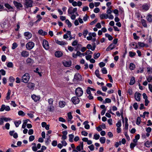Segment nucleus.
I'll return each instance as SVG.
<instances>
[{"instance_id":"f257e3e1","label":"nucleus","mask_w":152,"mask_h":152,"mask_svg":"<svg viewBox=\"0 0 152 152\" xmlns=\"http://www.w3.org/2000/svg\"><path fill=\"white\" fill-rule=\"evenodd\" d=\"M76 12V8H73L72 7H70L68 10V14L71 15V18L72 20H74L76 18L75 13Z\"/></svg>"},{"instance_id":"f03ea898","label":"nucleus","mask_w":152,"mask_h":152,"mask_svg":"<svg viewBox=\"0 0 152 152\" xmlns=\"http://www.w3.org/2000/svg\"><path fill=\"white\" fill-rule=\"evenodd\" d=\"M30 78L29 75L28 73H25L22 77V82L27 83L28 82Z\"/></svg>"},{"instance_id":"7ed1b4c3","label":"nucleus","mask_w":152,"mask_h":152,"mask_svg":"<svg viewBox=\"0 0 152 152\" xmlns=\"http://www.w3.org/2000/svg\"><path fill=\"white\" fill-rule=\"evenodd\" d=\"M34 46V43L32 42H29L26 45V48L28 50L32 49Z\"/></svg>"},{"instance_id":"20e7f679","label":"nucleus","mask_w":152,"mask_h":152,"mask_svg":"<svg viewBox=\"0 0 152 152\" xmlns=\"http://www.w3.org/2000/svg\"><path fill=\"white\" fill-rule=\"evenodd\" d=\"M83 92L82 88L80 87L77 88V96L80 97L82 95Z\"/></svg>"},{"instance_id":"39448f33","label":"nucleus","mask_w":152,"mask_h":152,"mask_svg":"<svg viewBox=\"0 0 152 152\" xmlns=\"http://www.w3.org/2000/svg\"><path fill=\"white\" fill-rule=\"evenodd\" d=\"M42 45L44 48L46 50H48L49 48V45L48 42L45 39L43 40Z\"/></svg>"},{"instance_id":"423d86ee","label":"nucleus","mask_w":152,"mask_h":152,"mask_svg":"<svg viewBox=\"0 0 152 152\" xmlns=\"http://www.w3.org/2000/svg\"><path fill=\"white\" fill-rule=\"evenodd\" d=\"M150 6L147 4H144L142 7L141 10L142 11H148L150 8Z\"/></svg>"},{"instance_id":"0eeeda50","label":"nucleus","mask_w":152,"mask_h":152,"mask_svg":"<svg viewBox=\"0 0 152 152\" xmlns=\"http://www.w3.org/2000/svg\"><path fill=\"white\" fill-rule=\"evenodd\" d=\"M33 2L31 0H26L25 5L27 8L31 7L32 6Z\"/></svg>"},{"instance_id":"6e6552de","label":"nucleus","mask_w":152,"mask_h":152,"mask_svg":"<svg viewBox=\"0 0 152 152\" xmlns=\"http://www.w3.org/2000/svg\"><path fill=\"white\" fill-rule=\"evenodd\" d=\"M13 3L15 7L18 9H20L23 7L22 5L20 3L14 1H13Z\"/></svg>"},{"instance_id":"1a4fd4ad","label":"nucleus","mask_w":152,"mask_h":152,"mask_svg":"<svg viewBox=\"0 0 152 152\" xmlns=\"http://www.w3.org/2000/svg\"><path fill=\"white\" fill-rule=\"evenodd\" d=\"M55 42L57 44L62 46L64 45L67 44V42L64 41H60L58 39H55Z\"/></svg>"},{"instance_id":"9d476101","label":"nucleus","mask_w":152,"mask_h":152,"mask_svg":"<svg viewBox=\"0 0 152 152\" xmlns=\"http://www.w3.org/2000/svg\"><path fill=\"white\" fill-rule=\"evenodd\" d=\"M24 36L25 37L26 39H29L32 37V34L29 32H26L24 33Z\"/></svg>"},{"instance_id":"9b49d317","label":"nucleus","mask_w":152,"mask_h":152,"mask_svg":"<svg viewBox=\"0 0 152 152\" xmlns=\"http://www.w3.org/2000/svg\"><path fill=\"white\" fill-rule=\"evenodd\" d=\"M35 85L34 83L29 82L28 83L27 87L31 90H33L35 87Z\"/></svg>"},{"instance_id":"f8f14e48","label":"nucleus","mask_w":152,"mask_h":152,"mask_svg":"<svg viewBox=\"0 0 152 152\" xmlns=\"http://www.w3.org/2000/svg\"><path fill=\"white\" fill-rule=\"evenodd\" d=\"M21 56L24 57H27L29 55V53L26 50H23L21 53Z\"/></svg>"},{"instance_id":"ddd939ff","label":"nucleus","mask_w":152,"mask_h":152,"mask_svg":"<svg viewBox=\"0 0 152 152\" xmlns=\"http://www.w3.org/2000/svg\"><path fill=\"white\" fill-rule=\"evenodd\" d=\"M31 97L32 99L36 102L39 101L40 99V97L39 96H36L34 94L32 95Z\"/></svg>"},{"instance_id":"4468645a","label":"nucleus","mask_w":152,"mask_h":152,"mask_svg":"<svg viewBox=\"0 0 152 152\" xmlns=\"http://www.w3.org/2000/svg\"><path fill=\"white\" fill-rule=\"evenodd\" d=\"M141 94L139 93L136 92L134 94V97L136 100L138 101H139L140 100V96Z\"/></svg>"},{"instance_id":"2eb2a0df","label":"nucleus","mask_w":152,"mask_h":152,"mask_svg":"<svg viewBox=\"0 0 152 152\" xmlns=\"http://www.w3.org/2000/svg\"><path fill=\"white\" fill-rule=\"evenodd\" d=\"M115 48V45L113 44H110L106 49V51H109L112 50Z\"/></svg>"},{"instance_id":"dca6fc26","label":"nucleus","mask_w":152,"mask_h":152,"mask_svg":"<svg viewBox=\"0 0 152 152\" xmlns=\"http://www.w3.org/2000/svg\"><path fill=\"white\" fill-rule=\"evenodd\" d=\"M146 19L149 23L152 22V15L148 14L146 17Z\"/></svg>"},{"instance_id":"f3484780","label":"nucleus","mask_w":152,"mask_h":152,"mask_svg":"<svg viewBox=\"0 0 152 152\" xmlns=\"http://www.w3.org/2000/svg\"><path fill=\"white\" fill-rule=\"evenodd\" d=\"M83 142H80V145L77 146V150L78 151H80L81 149H83Z\"/></svg>"},{"instance_id":"a211bd4d","label":"nucleus","mask_w":152,"mask_h":152,"mask_svg":"<svg viewBox=\"0 0 152 152\" xmlns=\"http://www.w3.org/2000/svg\"><path fill=\"white\" fill-rule=\"evenodd\" d=\"M100 17L101 19H107L108 18V15L105 13L102 14L100 15Z\"/></svg>"},{"instance_id":"6ab92c4d","label":"nucleus","mask_w":152,"mask_h":152,"mask_svg":"<svg viewBox=\"0 0 152 152\" xmlns=\"http://www.w3.org/2000/svg\"><path fill=\"white\" fill-rule=\"evenodd\" d=\"M55 54L56 56L59 58L62 56L63 54L61 51H57L55 52Z\"/></svg>"},{"instance_id":"aec40b11","label":"nucleus","mask_w":152,"mask_h":152,"mask_svg":"<svg viewBox=\"0 0 152 152\" xmlns=\"http://www.w3.org/2000/svg\"><path fill=\"white\" fill-rule=\"evenodd\" d=\"M63 64L64 66L69 67L71 65V61H65L63 62Z\"/></svg>"},{"instance_id":"412c9836","label":"nucleus","mask_w":152,"mask_h":152,"mask_svg":"<svg viewBox=\"0 0 152 152\" xmlns=\"http://www.w3.org/2000/svg\"><path fill=\"white\" fill-rule=\"evenodd\" d=\"M66 103L64 101H60L59 102V106L60 107H64L66 105Z\"/></svg>"},{"instance_id":"4be33fe9","label":"nucleus","mask_w":152,"mask_h":152,"mask_svg":"<svg viewBox=\"0 0 152 152\" xmlns=\"http://www.w3.org/2000/svg\"><path fill=\"white\" fill-rule=\"evenodd\" d=\"M83 78L81 75L79 73H77V81H82Z\"/></svg>"},{"instance_id":"5701e85b","label":"nucleus","mask_w":152,"mask_h":152,"mask_svg":"<svg viewBox=\"0 0 152 152\" xmlns=\"http://www.w3.org/2000/svg\"><path fill=\"white\" fill-rule=\"evenodd\" d=\"M54 107L53 105H50L48 107V110L50 112H52L54 111Z\"/></svg>"},{"instance_id":"b1692460","label":"nucleus","mask_w":152,"mask_h":152,"mask_svg":"<svg viewBox=\"0 0 152 152\" xmlns=\"http://www.w3.org/2000/svg\"><path fill=\"white\" fill-rule=\"evenodd\" d=\"M141 22L143 26L144 27H147V25L146 23V20L144 19H142L141 20Z\"/></svg>"},{"instance_id":"393cba45","label":"nucleus","mask_w":152,"mask_h":152,"mask_svg":"<svg viewBox=\"0 0 152 152\" xmlns=\"http://www.w3.org/2000/svg\"><path fill=\"white\" fill-rule=\"evenodd\" d=\"M5 6L8 9L10 10V11H12L13 10V7L8 4H5Z\"/></svg>"},{"instance_id":"a878e982","label":"nucleus","mask_w":152,"mask_h":152,"mask_svg":"<svg viewBox=\"0 0 152 152\" xmlns=\"http://www.w3.org/2000/svg\"><path fill=\"white\" fill-rule=\"evenodd\" d=\"M99 70L98 69H96L95 72V74L96 77L101 79H102V78L100 77V75L99 73Z\"/></svg>"},{"instance_id":"bb28decb","label":"nucleus","mask_w":152,"mask_h":152,"mask_svg":"<svg viewBox=\"0 0 152 152\" xmlns=\"http://www.w3.org/2000/svg\"><path fill=\"white\" fill-rule=\"evenodd\" d=\"M135 83V78L134 77H132L130 80V82L129 83V84L130 85H133Z\"/></svg>"},{"instance_id":"cd10ccee","label":"nucleus","mask_w":152,"mask_h":152,"mask_svg":"<svg viewBox=\"0 0 152 152\" xmlns=\"http://www.w3.org/2000/svg\"><path fill=\"white\" fill-rule=\"evenodd\" d=\"M129 69L131 70H134L135 68V65L132 63H131L129 65Z\"/></svg>"},{"instance_id":"c85d7f7f","label":"nucleus","mask_w":152,"mask_h":152,"mask_svg":"<svg viewBox=\"0 0 152 152\" xmlns=\"http://www.w3.org/2000/svg\"><path fill=\"white\" fill-rule=\"evenodd\" d=\"M149 114V113L148 112H145L143 113V115H140L141 117H142L143 118H144L145 117V115H146L147 117H148V115Z\"/></svg>"},{"instance_id":"c756f323","label":"nucleus","mask_w":152,"mask_h":152,"mask_svg":"<svg viewBox=\"0 0 152 152\" xmlns=\"http://www.w3.org/2000/svg\"><path fill=\"white\" fill-rule=\"evenodd\" d=\"M99 140L101 143L103 144L105 142L106 138L104 137H102L100 138Z\"/></svg>"},{"instance_id":"7c9ffc66","label":"nucleus","mask_w":152,"mask_h":152,"mask_svg":"<svg viewBox=\"0 0 152 152\" xmlns=\"http://www.w3.org/2000/svg\"><path fill=\"white\" fill-rule=\"evenodd\" d=\"M105 35L106 37L108 38L109 40H112L113 39L112 36L108 34H105Z\"/></svg>"},{"instance_id":"2f4dec72","label":"nucleus","mask_w":152,"mask_h":152,"mask_svg":"<svg viewBox=\"0 0 152 152\" xmlns=\"http://www.w3.org/2000/svg\"><path fill=\"white\" fill-rule=\"evenodd\" d=\"M11 90H8V91L7 92V96L6 97V99L7 100H9L10 98V95L11 94Z\"/></svg>"},{"instance_id":"473e14b6","label":"nucleus","mask_w":152,"mask_h":152,"mask_svg":"<svg viewBox=\"0 0 152 152\" xmlns=\"http://www.w3.org/2000/svg\"><path fill=\"white\" fill-rule=\"evenodd\" d=\"M50 136H48V137H47V140L45 141V144L46 145H48L51 141V140H50Z\"/></svg>"},{"instance_id":"72a5a7b5","label":"nucleus","mask_w":152,"mask_h":152,"mask_svg":"<svg viewBox=\"0 0 152 152\" xmlns=\"http://www.w3.org/2000/svg\"><path fill=\"white\" fill-rule=\"evenodd\" d=\"M111 100L109 98H107L105 99V100L103 102V103H110L111 102Z\"/></svg>"},{"instance_id":"f704fd0d","label":"nucleus","mask_w":152,"mask_h":152,"mask_svg":"<svg viewBox=\"0 0 152 152\" xmlns=\"http://www.w3.org/2000/svg\"><path fill=\"white\" fill-rule=\"evenodd\" d=\"M141 119L140 117H137L136 120V124L137 125H139L141 122Z\"/></svg>"},{"instance_id":"c9c22d12","label":"nucleus","mask_w":152,"mask_h":152,"mask_svg":"<svg viewBox=\"0 0 152 152\" xmlns=\"http://www.w3.org/2000/svg\"><path fill=\"white\" fill-rule=\"evenodd\" d=\"M69 140L71 142H72L73 141V138L74 137V135L72 134H70L69 135Z\"/></svg>"},{"instance_id":"e433bc0d","label":"nucleus","mask_w":152,"mask_h":152,"mask_svg":"<svg viewBox=\"0 0 152 152\" xmlns=\"http://www.w3.org/2000/svg\"><path fill=\"white\" fill-rule=\"evenodd\" d=\"M100 53H94V58L96 59H97L100 56Z\"/></svg>"},{"instance_id":"4c0bfd02","label":"nucleus","mask_w":152,"mask_h":152,"mask_svg":"<svg viewBox=\"0 0 152 152\" xmlns=\"http://www.w3.org/2000/svg\"><path fill=\"white\" fill-rule=\"evenodd\" d=\"M21 123V121L19 120L18 121H15L14 122V124L16 127H18L19 125Z\"/></svg>"},{"instance_id":"58836bf2","label":"nucleus","mask_w":152,"mask_h":152,"mask_svg":"<svg viewBox=\"0 0 152 152\" xmlns=\"http://www.w3.org/2000/svg\"><path fill=\"white\" fill-rule=\"evenodd\" d=\"M26 62L28 63H33L34 61L31 58H28L26 60Z\"/></svg>"},{"instance_id":"ea45409f","label":"nucleus","mask_w":152,"mask_h":152,"mask_svg":"<svg viewBox=\"0 0 152 152\" xmlns=\"http://www.w3.org/2000/svg\"><path fill=\"white\" fill-rule=\"evenodd\" d=\"M101 71L103 74H106L107 72V71L105 67L102 68L101 69Z\"/></svg>"},{"instance_id":"a19ab883","label":"nucleus","mask_w":152,"mask_h":152,"mask_svg":"<svg viewBox=\"0 0 152 152\" xmlns=\"http://www.w3.org/2000/svg\"><path fill=\"white\" fill-rule=\"evenodd\" d=\"M48 102L50 105H53V100L52 98L49 99Z\"/></svg>"},{"instance_id":"79ce46f5","label":"nucleus","mask_w":152,"mask_h":152,"mask_svg":"<svg viewBox=\"0 0 152 152\" xmlns=\"http://www.w3.org/2000/svg\"><path fill=\"white\" fill-rule=\"evenodd\" d=\"M65 22L67 24L68 27L69 28L71 27L72 26L71 23L70 22V21L68 20L67 19L65 21Z\"/></svg>"},{"instance_id":"37998d69","label":"nucleus","mask_w":152,"mask_h":152,"mask_svg":"<svg viewBox=\"0 0 152 152\" xmlns=\"http://www.w3.org/2000/svg\"><path fill=\"white\" fill-rule=\"evenodd\" d=\"M129 56L131 57H133L136 55V53L135 52H133L132 51H130L129 53Z\"/></svg>"},{"instance_id":"c03bdc74","label":"nucleus","mask_w":152,"mask_h":152,"mask_svg":"<svg viewBox=\"0 0 152 152\" xmlns=\"http://www.w3.org/2000/svg\"><path fill=\"white\" fill-rule=\"evenodd\" d=\"M130 45L131 46H135L134 48V49H136L138 48V47L137 45H136V43L135 42H133L130 44Z\"/></svg>"},{"instance_id":"a18cd8bd","label":"nucleus","mask_w":152,"mask_h":152,"mask_svg":"<svg viewBox=\"0 0 152 152\" xmlns=\"http://www.w3.org/2000/svg\"><path fill=\"white\" fill-rule=\"evenodd\" d=\"M18 114L19 115L24 116L25 115V113L22 110H20L18 112Z\"/></svg>"},{"instance_id":"49530a36","label":"nucleus","mask_w":152,"mask_h":152,"mask_svg":"<svg viewBox=\"0 0 152 152\" xmlns=\"http://www.w3.org/2000/svg\"><path fill=\"white\" fill-rule=\"evenodd\" d=\"M8 67L12 68L13 66V64L12 62H8L7 65Z\"/></svg>"},{"instance_id":"de8ad7c7","label":"nucleus","mask_w":152,"mask_h":152,"mask_svg":"<svg viewBox=\"0 0 152 152\" xmlns=\"http://www.w3.org/2000/svg\"><path fill=\"white\" fill-rule=\"evenodd\" d=\"M100 137V136L99 134H96L94 135V139L97 140L99 139Z\"/></svg>"},{"instance_id":"09e8293b","label":"nucleus","mask_w":152,"mask_h":152,"mask_svg":"<svg viewBox=\"0 0 152 152\" xmlns=\"http://www.w3.org/2000/svg\"><path fill=\"white\" fill-rule=\"evenodd\" d=\"M68 49L70 52H72L74 50L76 51V49H75L74 48L71 46H68Z\"/></svg>"},{"instance_id":"8fccbe9b","label":"nucleus","mask_w":152,"mask_h":152,"mask_svg":"<svg viewBox=\"0 0 152 152\" xmlns=\"http://www.w3.org/2000/svg\"><path fill=\"white\" fill-rule=\"evenodd\" d=\"M116 126L117 127H121V123L120 121H119L116 124Z\"/></svg>"},{"instance_id":"3c124183","label":"nucleus","mask_w":152,"mask_h":152,"mask_svg":"<svg viewBox=\"0 0 152 152\" xmlns=\"http://www.w3.org/2000/svg\"><path fill=\"white\" fill-rule=\"evenodd\" d=\"M6 106L4 104H2L1 105V107L0 109V111H3L5 109Z\"/></svg>"},{"instance_id":"603ef678","label":"nucleus","mask_w":152,"mask_h":152,"mask_svg":"<svg viewBox=\"0 0 152 152\" xmlns=\"http://www.w3.org/2000/svg\"><path fill=\"white\" fill-rule=\"evenodd\" d=\"M72 102L73 103V104H76V97L74 96L73 97L72 99Z\"/></svg>"},{"instance_id":"864d4df0","label":"nucleus","mask_w":152,"mask_h":152,"mask_svg":"<svg viewBox=\"0 0 152 152\" xmlns=\"http://www.w3.org/2000/svg\"><path fill=\"white\" fill-rule=\"evenodd\" d=\"M9 81L11 83H13L15 80V79L12 76H11L9 77Z\"/></svg>"},{"instance_id":"5fc2aeb1","label":"nucleus","mask_w":152,"mask_h":152,"mask_svg":"<svg viewBox=\"0 0 152 152\" xmlns=\"http://www.w3.org/2000/svg\"><path fill=\"white\" fill-rule=\"evenodd\" d=\"M17 46L18 45L15 42H14L12 44V49H14L16 48Z\"/></svg>"},{"instance_id":"6e6d98bb","label":"nucleus","mask_w":152,"mask_h":152,"mask_svg":"<svg viewBox=\"0 0 152 152\" xmlns=\"http://www.w3.org/2000/svg\"><path fill=\"white\" fill-rule=\"evenodd\" d=\"M121 145V142L120 141L119 142H116L115 144V146L116 148H118V146Z\"/></svg>"},{"instance_id":"4d7b16f0","label":"nucleus","mask_w":152,"mask_h":152,"mask_svg":"<svg viewBox=\"0 0 152 152\" xmlns=\"http://www.w3.org/2000/svg\"><path fill=\"white\" fill-rule=\"evenodd\" d=\"M147 81L148 82H151L152 80V77L151 75L149 76L147 78Z\"/></svg>"},{"instance_id":"13d9d810","label":"nucleus","mask_w":152,"mask_h":152,"mask_svg":"<svg viewBox=\"0 0 152 152\" xmlns=\"http://www.w3.org/2000/svg\"><path fill=\"white\" fill-rule=\"evenodd\" d=\"M82 47L81 45L77 44V50H80Z\"/></svg>"},{"instance_id":"bf43d9fd","label":"nucleus","mask_w":152,"mask_h":152,"mask_svg":"<svg viewBox=\"0 0 152 152\" xmlns=\"http://www.w3.org/2000/svg\"><path fill=\"white\" fill-rule=\"evenodd\" d=\"M81 133L82 135H84L85 136H87L88 134L87 132L84 131H82Z\"/></svg>"},{"instance_id":"052dcab7","label":"nucleus","mask_w":152,"mask_h":152,"mask_svg":"<svg viewBox=\"0 0 152 152\" xmlns=\"http://www.w3.org/2000/svg\"><path fill=\"white\" fill-rule=\"evenodd\" d=\"M88 148H89L91 151H93L94 150V147L93 145H91L88 146Z\"/></svg>"},{"instance_id":"680f3d73","label":"nucleus","mask_w":152,"mask_h":152,"mask_svg":"<svg viewBox=\"0 0 152 152\" xmlns=\"http://www.w3.org/2000/svg\"><path fill=\"white\" fill-rule=\"evenodd\" d=\"M138 44L139 46L141 47H143L145 45V44L143 42H139Z\"/></svg>"},{"instance_id":"e2e57ef3","label":"nucleus","mask_w":152,"mask_h":152,"mask_svg":"<svg viewBox=\"0 0 152 152\" xmlns=\"http://www.w3.org/2000/svg\"><path fill=\"white\" fill-rule=\"evenodd\" d=\"M34 139V137L33 135L30 136L29 138V140L30 141H33Z\"/></svg>"},{"instance_id":"0e129e2a","label":"nucleus","mask_w":152,"mask_h":152,"mask_svg":"<svg viewBox=\"0 0 152 152\" xmlns=\"http://www.w3.org/2000/svg\"><path fill=\"white\" fill-rule=\"evenodd\" d=\"M57 141L56 140H53L52 143V145L53 146H56L57 145Z\"/></svg>"},{"instance_id":"69168bd1","label":"nucleus","mask_w":152,"mask_h":152,"mask_svg":"<svg viewBox=\"0 0 152 152\" xmlns=\"http://www.w3.org/2000/svg\"><path fill=\"white\" fill-rule=\"evenodd\" d=\"M0 73L2 75H4L6 74L5 71L3 69H1L0 70Z\"/></svg>"},{"instance_id":"338daca9","label":"nucleus","mask_w":152,"mask_h":152,"mask_svg":"<svg viewBox=\"0 0 152 152\" xmlns=\"http://www.w3.org/2000/svg\"><path fill=\"white\" fill-rule=\"evenodd\" d=\"M136 145V144L131 143L130 144V148L131 149H133Z\"/></svg>"},{"instance_id":"774afa93","label":"nucleus","mask_w":152,"mask_h":152,"mask_svg":"<svg viewBox=\"0 0 152 152\" xmlns=\"http://www.w3.org/2000/svg\"><path fill=\"white\" fill-rule=\"evenodd\" d=\"M148 88L150 90V91L152 92V85L151 84H148Z\"/></svg>"}]
</instances>
